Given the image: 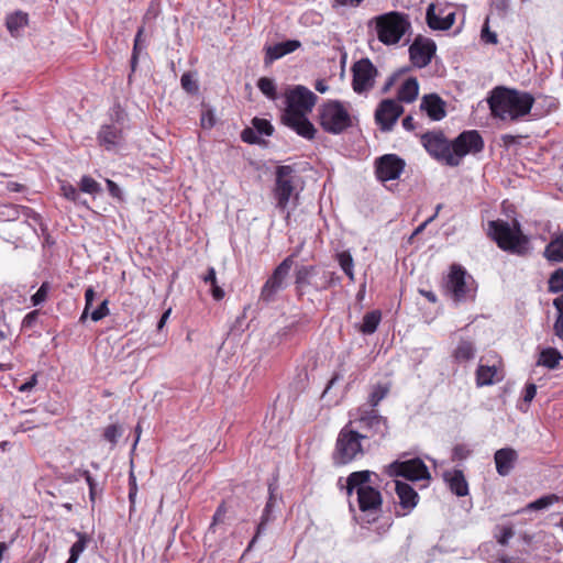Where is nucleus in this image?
<instances>
[{
	"mask_svg": "<svg viewBox=\"0 0 563 563\" xmlns=\"http://www.w3.org/2000/svg\"><path fill=\"white\" fill-rule=\"evenodd\" d=\"M419 93L418 80L413 77L406 79L398 89V100L410 103L416 100Z\"/></svg>",
	"mask_w": 563,
	"mask_h": 563,
	"instance_id": "cd10ccee",
	"label": "nucleus"
},
{
	"mask_svg": "<svg viewBox=\"0 0 563 563\" xmlns=\"http://www.w3.org/2000/svg\"><path fill=\"white\" fill-rule=\"evenodd\" d=\"M95 295H96V292H95V290L91 287H89L86 290V292H85L86 306H85L81 319H84L86 317V314L88 313L89 309L91 308L93 299H95Z\"/></svg>",
	"mask_w": 563,
	"mask_h": 563,
	"instance_id": "6e6d98bb",
	"label": "nucleus"
},
{
	"mask_svg": "<svg viewBox=\"0 0 563 563\" xmlns=\"http://www.w3.org/2000/svg\"><path fill=\"white\" fill-rule=\"evenodd\" d=\"M253 129H255L261 136H269L273 134V125L266 119L254 118L252 121Z\"/></svg>",
	"mask_w": 563,
	"mask_h": 563,
	"instance_id": "a18cd8bd",
	"label": "nucleus"
},
{
	"mask_svg": "<svg viewBox=\"0 0 563 563\" xmlns=\"http://www.w3.org/2000/svg\"><path fill=\"white\" fill-rule=\"evenodd\" d=\"M534 98L531 93L496 87L488 98L492 114L504 121H518L530 113Z\"/></svg>",
	"mask_w": 563,
	"mask_h": 563,
	"instance_id": "f03ea898",
	"label": "nucleus"
},
{
	"mask_svg": "<svg viewBox=\"0 0 563 563\" xmlns=\"http://www.w3.org/2000/svg\"><path fill=\"white\" fill-rule=\"evenodd\" d=\"M549 291L556 294L563 290V269H555L549 278Z\"/></svg>",
	"mask_w": 563,
	"mask_h": 563,
	"instance_id": "37998d69",
	"label": "nucleus"
},
{
	"mask_svg": "<svg viewBox=\"0 0 563 563\" xmlns=\"http://www.w3.org/2000/svg\"><path fill=\"white\" fill-rule=\"evenodd\" d=\"M452 156L450 159L454 166H459L464 156L467 154L479 153L484 147V141L478 131L471 130L462 132L454 141L451 142Z\"/></svg>",
	"mask_w": 563,
	"mask_h": 563,
	"instance_id": "1a4fd4ad",
	"label": "nucleus"
},
{
	"mask_svg": "<svg viewBox=\"0 0 563 563\" xmlns=\"http://www.w3.org/2000/svg\"><path fill=\"white\" fill-rule=\"evenodd\" d=\"M241 139L247 144L261 143V135L255 129H253V126L244 129L241 133Z\"/></svg>",
	"mask_w": 563,
	"mask_h": 563,
	"instance_id": "09e8293b",
	"label": "nucleus"
},
{
	"mask_svg": "<svg viewBox=\"0 0 563 563\" xmlns=\"http://www.w3.org/2000/svg\"><path fill=\"white\" fill-rule=\"evenodd\" d=\"M295 255H289L283 260V262L274 269L271 277L263 285L261 290V300L265 302H272L278 291L283 290L286 285V278L294 265Z\"/></svg>",
	"mask_w": 563,
	"mask_h": 563,
	"instance_id": "9d476101",
	"label": "nucleus"
},
{
	"mask_svg": "<svg viewBox=\"0 0 563 563\" xmlns=\"http://www.w3.org/2000/svg\"><path fill=\"white\" fill-rule=\"evenodd\" d=\"M404 112L402 106L393 99L383 100L375 111V121L382 131H390Z\"/></svg>",
	"mask_w": 563,
	"mask_h": 563,
	"instance_id": "f3484780",
	"label": "nucleus"
},
{
	"mask_svg": "<svg viewBox=\"0 0 563 563\" xmlns=\"http://www.w3.org/2000/svg\"><path fill=\"white\" fill-rule=\"evenodd\" d=\"M553 306L558 311V317L553 325L554 334L563 341V295L553 300Z\"/></svg>",
	"mask_w": 563,
	"mask_h": 563,
	"instance_id": "58836bf2",
	"label": "nucleus"
},
{
	"mask_svg": "<svg viewBox=\"0 0 563 563\" xmlns=\"http://www.w3.org/2000/svg\"><path fill=\"white\" fill-rule=\"evenodd\" d=\"M181 88L191 96H197L199 93V80L197 73L188 71L184 73L180 78Z\"/></svg>",
	"mask_w": 563,
	"mask_h": 563,
	"instance_id": "f704fd0d",
	"label": "nucleus"
},
{
	"mask_svg": "<svg viewBox=\"0 0 563 563\" xmlns=\"http://www.w3.org/2000/svg\"><path fill=\"white\" fill-rule=\"evenodd\" d=\"M420 108L434 121H440L445 117V103L434 93L424 96Z\"/></svg>",
	"mask_w": 563,
	"mask_h": 563,
	"instance_id": "5701e85b",
	"label": "nucleus"
},
{
	"mask_svg": "<svg viewBox=\"0 0 563 563\" xmlns=\"http://www.w3.org/2000/svg\"><path fill=\"white\" fill-rule=\"evenodd\" d=\"M78 540L71 545L69 550V559L66 563H76L80 556V554L85 551L88 538L84 533H77Z\"/></svg>",
	"mask_w": 563,
	"mask_h": 563,
	"instance_id": "4c0bfd02",
	"label": "nucleus"
},
{
	"mask_svg": "<svg viewBox=\"0 0 563 563\" xmlns=\"http://www.w3.org/2000/svg\"><path fill=\"white\" fill-rule=\"evenodd\" d=\"M318 97L305 86H296L286 93V108L283 114H308Z\"/></svg>",
	"mask_w": 563,
	"mask_h": 563,
	"instance_id": "9b49d317",
	"label": "nucleus"
},
{
	"mask_svg": "<svg viewBox=\"0 0 563 563\" xmlns=\"http://www.w3.org/2000/svg\"><path fill=\"white\" fill-rule=\"evenodd\" d=\"M435 51L433 40L419 35L409 47L410 59L416 67L423 68L431 63Z\"/></svg>",
	"mask_w": 563,
	"mask_h": 563,
	"instance_id": "dca6fc26",
	"label": "nucleus"
},
{
	"mask_svg": "<svg viewBox=\"0 0 563 563\" xmlns=\"http://www.w3.org/2000/svg\"><path fill=\"white\" fill-rule=\"evenodd\" d=\"M559 500H560V497L555 494L545 495V496H542L541 498L528 504L526 509L527 510L545 509V508L552 506L553 504L558 503Z\"/></svg>",
	"mask_w": 563,
	"mask_h": 563,
	"instance_id": "a19ab883",
	"label": "nucleus"
},
{
	"mask_svg": "<svg viewBox=\"0 0 563 563\" xmlns=\"http://www.w3.org/2000/svg\"><path fill=\"white\" fill-rule=\"evenodd\" d=\"M122 139V130L112 124L102 125L98 133L99 144L108 151L120 145Z\"/></svg>",
	"mask_w": 563,
	"mask_h": 563,
	"instance_id": "b1692460",
	"label": "nucleus"
},
{
	"mask_svg": "<svg viewBox=\"0 0 563 563\" xmlns=\"http://www.w3.org/2000/svg\"><path fill=\"white\" fill-rule=\"evenodd\" d=\"M476 349L472 341L460 340L454 352L453 357L459 363L472 361L475 357Z\"/></svg>",
	"mask_w": 563,
	"mask_h": 563,
	"instance_id": "c85d7f7f",
	"label": "nucleus"
},
{
	"mask_svg": "<svg viewBox=\"0 0 563 563\" xmlns=\"http://www.w3.org/2000/svg\"><path fill=\"white\" fill-rule=\"evenodd\" d=\"M107 186L113 197H120L121 189L114 181L107 179Z\"/></svg>",
	"mask_w": 563,
	"mask_h": 563,
	"instance_id": "338daca9",
	"label": "nucleus"
},
{
	"mask_svg": "<svg viewBox=\"0 0 563 563\" xmlns=\"http://www.w3.org/2000/svg\"><path fill=\"white\" fill-rule=\"evenodd\" d=\"M48 290H49L48 283H46V282L43 283L41 285V287L38 288V290L31 297L32 303L34 306H38V305L43 303L47 298Z\"/></svg>",
	"mask_w": 563,
	"mask_h": 563,
	"instance_id": "8fccbe9b",
	"label": "nucleus"
},
{
	"mask_svg": "<svg viewBox=\"0 0 563 563\" xmlns=\"http://www.w3.org/2000/svg\"><path fill=\"white\" fill-rule=\"evenodd\" d=\"M514 536V530L511 527H504L498 537V542L503 545L507 544L509 539Z\"/></svg>",
	"mask_w": 563,
	"mask_h": 563,
	"instance_id": "052dcab7",
	"label": "nucleus"
},
{
	"mask_svg": "<svg viewBox=\"0 0 563 563\" xmlns=\"http://www.w3.org/2000/svg\"><path fill=\"white\" fill-rule=\"evenodd\" d=\"M201 126L203 129H211L216 124L214 111L211 108H205L200 118Z\"/></svg>",
	"mask_w": 563,
	"mask_h": 563,
	"instance_id": "de8ad7c7",
	"label": "nucleus"
},
{
	"mask_svg": "<svg viewBox=\"0 0 563 563\" xmlns=\"http://www.w3.org/2000/svg\"><path fill=\"white\" fill-rule=\"evenodd\" d=\"M389 393V386L378 384L376 385L372 393L368 396V405L371 406V411L365 412L366 415H362L357 420L358 422H380L375 415L374 407H376L380 400H383L387 394Z\"/></svg>",
	"mask_w": 563,
	"mask_h": 563,
	"instance_id": "412c9836",
	"label": "nucleus"
},
{
	"mask_svg": "<svg viewBox=\"0 0 563 563\" xmlns=\"http://www.w3.org/2000/svg\"><path fill=\"white\" fill-rule=\"evenodd\" d=\"M121 435L122 431L117 424H110L103 433L104 439L112 444H115Z\"/></svg>",
	"mask_w": 563,
	"mask_h": 563,
	"instance_id": "3c124183",
	"label": "nucleus"
},
{
	"mask_svg": "<svg viewBox=\"0 0 563 563\" xmlns=\"http://www.w3.org/2000/svg\"><path fill=\"white\" fill-rule=\"evenodd\" d=\"M60 190L63 192V196L66 199H68L70 201H74V202L78 201L79 194H78L77 189L73 185L64 183L60 186Z\"/></svg>",
	"mask_w": 563,
	"mask_h": 563,
	"instance_id": "603ef678",
	"label": "nucleus"
},
{
	"mask_svg": "<svg viewBox=\"0 0 563 563\" xmlns=\"http://www.w3.org/2000/svg\"><path fill=\"white\" fill-rule=\"evenodd\" d=\"M308 114L300 113L297 114H283L282 121L283 123L294 130L298 135L312 140L317 132L313 124L309 121Z\"/></svg>",
	"mask_w": 563,
	"mask_h": 563,
	"instance_id": "a211bd4d",
	"label": "nucleus"
},
{
	"mask_svg": "<svg viewBox=\"0 0 563 563\" xmlns=\"http://www.w3.org/2000/svg\"><path fill=\"white\" fill-rule=\"evenodd\" d=\"M301 47V43L298 40H287L273 45L264 46V64L271 65L273 62L297 51Z\"/></svg>",
	"mask_w": 563,
	"mask_h": 563,
	"instance_id": "6ab92c4d",
	"label": "nucleus"
},
{
	"mask_svg": "<svg viewBox=\"0 0 563 563\" xmlns=\"http://www.w3.org/2000/svg\"><path fill=\"white\" fill-rule=\"evenodd\" d=\"M544 256L550 262H563V233L551 240L545 246Z\"/></svg>",
	"mask_w": 563,
	"mask_h": 563,
	"instance_id": "c756f323",
	"label": "nucleus"
},
{
	"mask_svg": "<svg viewBox=\"0 0 563 563\" xmlns=\"http://www.w3.org/2000/svg\"><path fill=\"white\" fill-rule=\"evenodd\" d=\"M142 35H143V29H140L137 31L135 40H134L133 55H132V59H131L132 69L135 68L136 60H137V53L142 48Z\"/></svg>",
	"mask_w": 563,
	"mask_h": 563,
	"instance_id": "5fc2aeb1",
	"label": "nucleus"
},
{
	"mask_svg": "<svg viewBox=\"0 0 563 563\" xmlns=\"http://www.w3.org/2000/svg\"><path fill=\"white\" fill-rule=\"evenodd\" d=\"M427 22L428 25L433 30L445 31L449 30L455 22V13L449 12L443 16H440L435 12L433 4H430L427 10Z\"/></svg>",
	"mask_w": 563,
	"mask_h": 563,
	"instance_id": "a878e982",
	"label": "nucleus"
},
{
	"mask_svg": "<svg viewBox=\"0 0 563 563\" xmlns=\"http://www.w3.org/2000/svg\"><path fill=\"white\" fill-rule=\"evenodd\" d=\"M537 394V387L534 384H529L526 386L523 391V400L526 402H530Z\"/></svg>",
	"mask_w": 563,
	"mask_h": 563,
	"instance_id": "680f3d73",
	"label": "nucleus"
},
{
	"mask_svg": "<svg viewBox=\"0 0 563 563\" xmlns=\"http://www.w3.org/2000/svg\"><path fill=\"white\" fill-rule=\"evenodd\" d=\"M210 286H211L212 297L216 300H221L224 297V290L218 285V283H214Z\"/></svg>",
	"mask_w": 563,
	"mask_h": 563,
	"instance_id": "69168bd1",
	"label": "nucleus"
},
{
	"mask_svg": "<svg viewBox=\"0 0 563 563\" xmlns=\"http://www.w3.org/2000/svg\"><path fill=\"white\" fill-rule=\"evenodd\" d=\"M37 318H38V311L37 310L29 312L23 318L22 328H32L35 324V322L37 321Z\"/></svg>",
	"mask_w": 563,
	"mask_h": 563,
	"instance_id": "bf43d9fd",
	"label": "nucleus"
},
{
	"mask_svg": "<svg viewBox=\"0 0 563 563\" xmlns=\"http://www.w3.org/2000/svg\"><path fill=\"white\" fill-rule=\"evenodd\" d=\"M364 0H332V8L336 9L340 7H358Z\"/></svg>",
	"mask_w": 563,
	"mask_h": 563,
	"instance_id": "4d7b16f0",
	"label": "nucleus"
},
{
	"mask_svg": "<svg viewBox=\"0 0 563 563\" xmlns=\"http://www.w3.org/2000/svg\"><path fill=\"white\" fill-rule=\"evenodd\" d=\"M355 120L350 104L340 100H328L318 108V122L329 134L344 133L354 125Z\"/></svg>",
	"mask_w": 563,
	"mask_h": 563,
	"instance_id": "7ed1b4c3",
	"label": "nucleus"
},
{
	"mask_svg": "<svg viewBox=\"0 0 563 563\" xmlns=\"http://www.w3.org/2000/svg\"><path fill=\"white\" fill-rule=\"evenodd\" d=\"M80 189L87 194H97L101 190L100 185L91 177L84 176L80 180Z\"/></svg>",
	"mask_w": 563,
	"mask_h": 563,
	"instance_id": "49530a36",
	"label": "nucleus"
},
{
	"mask_svg": "<svg viewBox=\"0 0 563 563\" xmlns=\"http://www.w3.org/2000/svg\"><path fill=\"white\" fill-rule=\"evenodd\" d=\"M373 473L369 471L353 472L347 476L346 490L349 496L356 494V501L360 509L358 520L361 523L376 521L382 512L383 497L380 492L374 487Z\"/></svg>",
	"mask_w": 563,
	"mask_h": 563,
	"instance_id": "f257e3e1",
	"label": "nucleus"
},
{
	"mask_svg": "<svg viewBox=\"0 0 563 563\" xmlns=\"http://www.w3.org/2000/svg\"><path fill=\"white\" fill-rule=\"evenodd\" d=\"M382 320V313L379 310H373L364 314L362 323L358 328L363 334H373Z\"/></svg>",
	"mask_w": 563,
	"mask_h": 563,
	"instance_id": "7c9ffc66",
	"label": "nucleus"
},
{
	"mask_svg": "<svg viewBox=\"0 0 563 563\" xmlns=\"http://www.w3.org/2000/svg\"><path fill=\"white\" fill-rule=\"evenodd\" d=\"M36 383H37V377H36V374H34V375H32V377L27 382H25L24 384H22L19 387V390L21 393L30 391L36 385Z\"/></svg>",
	"mask_w": 563,
	"mask_h": 563,
	"instance_id": "0e129e2a",
	"label": "nucleus"
},
{
	"mask_svg": "<svg viewBox=\"0 0 563 563\" xmlns=\"http://www.w3.org/2000/svg\"><path fill=\"white\" fill-rule=\"evenodd\" d=\"M496 471L500 476L510 474L518 460L517 452L511 448H504L497 450L494 455Z\"/></svg>",
	"mask_w": 563,
	"mask_h": 563,
	"instance_id": "aec40b11",
	"label": "nucleus"
},
{
	"mask_svg": "<svg viewBox=\"0 0 563 563\" xmlns=\"http://www.w3.org/2000/svg\"><path fill=\"white\" fill-rule=\"evenodd\" d=\"M395 492L399 498L400 506L405 509L411 510L417 506L418 494L407 483L395 481Z\"/></svg>",
	"mask_w": 563,
	"mask_h": 563,
	"instance_id": "393cba45",
	"label": "nucleus"
},
{
	"mask_svg": "<svg viewBox=\"0 0 563 563\" xmlns=\"http://www.w3.org/2000/svg\"><path fill=\"white\" fill-rule=\"evenodd\" d=\"M296 170L289 165H282L275 172V185L273 195L276 200V208L284 212L286 211L292 197H296Z\"/></svg>",
	"mask_w": 563,
	"mask_h": 563,
	"instance_id": "6e6552de",
	"label": "nucleus"
},
{
	"mask_svg": "<svg viewBox=\"0 0 563 563\" xmlns=\"http://www.w3.org/2000/svg\"><path fill=\"white\" fill-rule=\"evenodd\" d=\"M365 439V435L350 430L344 427L338 437L335 452L333 455L334 464L345 465L358 455L363 454L361 441Z\"/></svg>",
	"mask_w": 563,
	"mask_h": 563,
	"instance_id": "0eeeda50",
	"label": "nucleus"
},
{
	"mask_svg": "<svg viewBox=\"0 0 563 563\" xmlns=\"http://www.w3.org/2000/svg\"><path fill=\"white\" fill-rule=\"evenodd\" d=\"M137 493L136 482L133 473L130 474V492H129V499L131 504L133 505L135 503V496Z\"/></svg>",
	"mask_w": 563,
	"mask_h": 563,
	"instance_id": "e2e57ef3",
	"label": "nucleus"
},
{
	"mask_svg": "<svg viewBox=\"0 0 563 563\" xmlns=\"http://www.w3.org/2000/svg\"><path fill=\"white\" fill-rule=\"evenodd\" d=\"M203 282L210 285L217 283L216 271L213 267H209L208 273L203 276Z\"/></svg>",
	"mask_w": 563,
	"mask_h": 563,
	"instance_id": "774afa93",
	"label": "nucleus"
},
{
	"mask_svg": "<svg viewBox=\"0 0 563 563\" xmlns=\"http://www.w3.org/2000/svg\"><path fill=\"white\" fill-rule=\"evenodd\" d=\"M375 175L380 183L395 180L402 174L406 162L396 154H385L375 159Z\"/></svg>",
	"mask_w": 563,
	"mask_h": 563,
	"instance_id": "4468645a",
	"label": "nucleus"
},
{
	"mask_svg": "<svg viewBox=\"0 0 563 563\" xmlns=\"http://www.w3.org/2000/svg\"><path fill=\"white\" fill-rule=\"evenodd\" d=\"M389 476H402L409 481L429 479L430 473L427 465L420 459L409 461H395L387 466Z\"/></svg>",
	"mask_w": 563,
	"mask_h": 563,
	"instance_id": "ddd939ff",
	"label": "nucleus"
},
{
	"mask_svg": "<svg viewBox=\"0 0 563 563\" xmlns=\"http://www.w3.org/2000/svg\"><path fill=\"white\" fill-rule=\"evenodd\" d=\"M108 300H103L97 309H95L92 312H91V319L93 321H99L101 320L102 318H104L106 316L109 314V308H108Z\"/></svg>",
	"mask_w": 563,
	"mask_h": 563,
	"instance_id": "864d4df0",
	"label": "nucleus"
},
{
	"mask_svg": "<svg viewBox=\"0 0 563 563\" xmlns=\"http://www.w3.org/2000/svg\"><path fill=\"white\" fill-rule=\"evenodd\" d=\"M338 262L342 271L346 274L351 282H354V262L350 252H341L338 254Z\"/></svg>",
	"mask_w": 563,
	"mask_h": 563,
	"instance_id": "ea45409f",
	"label": "nucleus"
},
{
	"mask_svg": "<svg viewBox=\"0 0 563 563\" xmlns=\"http://www.w3.org/2000/svg\"><path fill=\"white\" fill-rule=\"evenodd\" d=\"M421 143L426 151L434 159L444 163L448 166L454 167L453 162L450 159L452 156L451 142L440 131L428 132L421 136Z\"/></svg>",
	"mask_w": 563,
	"mask_h": 563,
	"instance_id": "f8f14e48",
	"label": "nucleus"
},
{
	"mask_svg": "<svg viewBox=\"0 0 563 563\" xmlns=\"http://www.w3.org/2000/svg\"><path fill=\"white\" fill-rule=\"evenodd\" d=\"M353 89L357 93L368 91L373 88L377 69L368 58L356 62L352 67Z\"/></svg>",
	"mask_w": 563,
	"mask_h": 563,
	"instance_id": "2eb2a0df",
	"label": "nucleus"
},
{
	"mask_svg": "<svg viewBox=\"0 0 563 563\" xmlns=\"http://www.w3.org/2000/svg\"><path fill=\"white\" fill-rule=\"evenodd\" d=\"M489 235L504 250L514 254L523 255L528 251V239L520 230L518 223L514 228L506 221H490L488 223Z\"/></svg>",
	"mask_w": 563,
	"mask_h": 563,
	"instance_id": "20e7f679",
	"label": "nucleus"
},
{
	"mask_svg": "<svg viewBox=\"0 0 563 563\" xmlns=\"http://www.w3.org/2000/svg\"><path fill=\"white\" fill-rule=\"evenodd\" d=\"M503 375L495 366L479 365L476 372V382L478 386L492 385L501 380Z\"/></svg>",
	"mask_w": 563,
	"mask_h": 563,
	"instance_id": "bb28decb",
	"label": "nucleus"
},
{
	"mask_svg": "<svg viewBox=\"0 0 563 563\" xmlns=\"http://www.w3.org/2000/svg\"><path fill=\"white\" fill-rule=\"evenodd\" d=\"M472 276L457 265H453L445 279V292L455 302L466 301L475 297V286Z\"/></svg>",
	"mask_w": 563,
	"mask_h": 563,
	"instance_id": "423d86ee",
	"label": "nucleus"
},
{
	"mask_svg": "<svg viewBox=\"0 0 563 563\" xmlns=\"http://www.w3.org/2000/svg\"><path fill=\"white\" fill-rule=\"evenodd\" d=\"M257 87L261 92L268 99L275 100L277 98L276 85L273 79L268 77H262L257 81Z\"/></svg>",
	"mask_w": 563,
	"mask_h": 563,
	"instance_id": "79ce46f5",
	"label": "nucleus"
},
{
	"mask_svg": "<svg viewBox=\"0 0 563 563\" xmlns=\"http://www.w3.org/2000/svg\"><path fill=\"white\" fill-rule=\"evenodd\" d=\"M338 280H339V278L335 276L334 273L318 269V275L313 276L311 286L316 290L321 291V290L328 289L331 285H333Z\"/></svg>",
	"mask_w": 563,
	"mask_h": 563,
	"instance_id": "2f4dec72",
	"label": "nucleus"
},
{
	"mask_svg": "<svg viewBox=\"0 0 563 563\" xmlns=\"http://www.w3.org/2000/svg\"><path fill=\"white\" fill-rule=\"evenodd\" d=\"M443 478L448 483L450 490L459 497L468 494V484L461 470H449L443 473Z\"/></svg>",
	"mask_w": 563,
	"mask_h": 563,
	"instance_id": "4be33fe9",
	"label": "nucleus"
},
{
	"mask_svg": "<svg viewBox=\"0 0 563 563\" xmlns=\"http://www.w3.org/2000/svg\"><path fill=\"white\" fill-rule=\"evenodd\" d=\"M27 24V14L21 11H18L13 14H10L7 18L5 25L11 33V35H16L19 31Z\"/></svg>",
	"mask_w": 563,
	"mask_h": 563,
	"instance_id": "473e14b6",
	"label": "nucleus"
},
{
	"mask_svg": "<svg viewBox=\"0 0 563 563\" xmlns=\"http://www.w3.org/2000/svg\"><path fill=\"white\" fill-rule=\"evenodd\" d=\"M410 27L411 24L408 18L397 11L384 13L375 18L377 38L385 45L398 44Z\"/></svg>",
	"mask_w": 563,
	"mask_h": 563,
	"instance_id": "39448f33",
	"label": "nucleus"
},
{
	"mask_svg": "<svg viewBox=\"0 0 563 563\" xmlns=\"http://www.w3.org/2000/svg\"><path fill=\"white\" fill-rule=\"evenodd\" d=\"M269 498L266 503V506L264 508V511H263V515H262V519H261V522L258 523L257 526V531H256V534L255 537L252 539V541L250 542L249 544V549L251 547H253V544L255 543L256 541V538L265 530V526L266 523L271 520V511H272V507L274 506L275 504V498L273 496V489L272 487H269Z\"/></svg>",
	"mask_w": 563,
	"mask_h": 563,
	"instance_id": "c9c22d12",
	"label": "nucleus"
},
{
	"mask_svg": "<svg viewBox=\"0 0 563 563\" xmlns=\"http://www.w3.org/2000/svg\"><path fill=\"white\" fill-rule=\"evenodd\" d=\"M440 209H441V206H440V205H438V206H437V209H435V212H434L431 217H429L424 222H422L420 225H418V227L416 228V230L413 231V233H412L411 238H413V236H416V235L420 234V233H421V232L427 228V225H428L429 223H431V222L437 218V216H438V213H439V210H440Z\"/></svg>",
	"mask_w": 563,
	"mask_h": 563,
	"instance_id": "13d9d810",
	"label": "nucleus"
},
{
	"mask_svg": "<svg viewBox=\"0 0 563 563\" xmlns=\"http://www.w3.org/2000/svg\"><path fill=\"white\" fill-rule=\"evenodd\" d=\"M481 40L485 44L496 45L498 44V36L496 32L490 31L489 29V16L485 19L481 31Z\"/></svg>",
	"mask_w": 563,
	"mask_h": 563,
	"instance_id": "c03bdc74",
	"label": "nucleus"
},
{
	"mask_svg": "<svg viewBox=\"0 0 563 563\" xmlns=\"http://www.w3.org/2000/svg\"><path fill=\"white\" fill-rule=\"evenodd\" d=\"M561 360L562 355L556 349L548 347L541 352L539 363L548 368H555Z\"/></svg>",
	"mask_w": 563,
	"mask_h": 563,
	"instance_id": "e433bc0d",
	"label": "nucleus"
},
{
	"mask_svg": "<svg viewBox=\"0 0 563 563\" xmlns=\"http://www.w3.org/2000/svg\"><path fill=\"white\" fill-rule=\"evenodd\" d=\"M318 275L316 266H301L296 271V285L301 288L307 285L311 286L313 276Z\"/></svg>",
	"mask_w": 563,
	"mask_h": 563,
	"instance_id": "72a5a7b5",
	"label": "nucleus"
}]
</instances>
